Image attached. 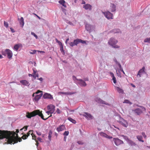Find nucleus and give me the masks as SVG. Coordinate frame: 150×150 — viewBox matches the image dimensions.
Here are the masks:
<instances>
[{
	"label": "nucleus",
	"mask_w": 150,
	"mask_h": 150,
	"mask_svg": "<svg viewBox=\"0 0 150 150\" xmlns=\"http://www.w3.org/2000/svg\"><path fill=\"white\" fill-rule=\"evenodd\" d=\"M150 38H146V39H145L144 40V42H150Z\"/></svg>",
	"instance_id": "obj_37"
},
{
	"label": "nucleus",
	"mask_w": 150,
	"mask_h": 150,
	"mask_svg": "<svg viewBox=\"0 0 150 150\" xmlns=\"http://www.w3.org/2000/svg\"><path fill=\"white\" fill-rule=\"evenodd\" d=\"M142 135L143 136L144 138L145 139H146V136L145 134V133L144 132H143L142 133Z\"/></svg>",
	"instance_id": "obj_45"
},
{
	"label": "nucleus",
	"mask_w": 150,
	"mask_h": 150,
	"mask_svg": "<svg viewBox=\"0 0 150 150\" xmlns=\"http://www.w3.org/2000/svg\"><path fill=\"white\" fill-rule=\"evenodd\" d=\"M38 52H40L41 53H44L45 52L44 51H38Z\"/></svg>",
	"instance_id": "obj_62"
},
{
	"label": "nucleus",
	"mask_w": 150,
	"mask_h": 150,
	"mask_svg": "<svg viewBox=\"0 0 150 150\" xmlns=\"http://www.w3.org/2000/svg\"><path fill=\"white\" fill-rule=\"evenodd\" d=\"M36 51L35 50H34L33 51V52H30V54H35L36 52Z\"/></svg>",
	"instance_id": "obj_53"
},
{
	"label": "nucleus",
	"mask_w": 150,
	"mask_h": 150,
	"mask_svg": "<svg viewBox=\"0 0 150 150\" xmlns=\"http://www.w3.org/2000/svg\"><path fill=\"white\" fill-rule=\"evenodd\" d=\"M128 143L131 146H135L136 145L134 142L130 140L128 141Z\"/></svg>",
	"instance_id": "obj_25"
},
{
	"label": "nucleus",
	"mask_w": 150,
	"mask_h": 150,
	"mask_svg": "<svg viewBox=\"0 0 150 150\" xmlns=\"http://www.w3.org/2000/svg\"><path fill=\"white\" fill-rule=\"evenodd\" d=\"M19 46L18 45H16L14 47V49L17 51L19 49Z\"/></svg>",
	"instance_id": "obj_33"
},
{
	"label": "nucleus",
	"mask_w": 150,
	"mask_h": 150,
	"mask_svg": "<svg viewBox=\"0 0 150 150\" xmlns=\"http://www.w3.org/2000/svg\"><path fill=\"white\" fill-rule=\"evenodd\" d=\"M12 133H13V134H14V138L17 141V142H18V141L19 142H21V141H22V139H21V138H18V134H16V136L18 138V139H17L15 136V135L16 134V132H13V131H11V132ZM18 142H17L16 143H17Z\"/></svg>",
	"instance_id": "obj_16"
},
{
	"label": "nucleus",
	"mask_w": 150,
	"mask_h": 150,
	"mask_svg": "<svg viewBox=\"0 0 150 150\" xmlns=\"http://www.w3.org/2000/svg\"><path fill=\"white\" fill-rule=\"evenodd\" d=\"M78 82L77 83L81 86H85L86 85V82L82 79H79L78 80Z\"/></svg>",
	"instance_id": "obj_11"
},
{
	"label": "nucleus",
	"mask_w": 150,
	"mask_h": 150,
	"mask_svg": "<svg viewBox=\"0 0 150 150\" xmlns=\"http://www.w3.org/2000/svg\"><path fill=\"white\" fill-rule=\"evenodd\" d=\"M50 116L48 117L47 118L45 119L44 118V116L42 113V111H40L39 110H34L33 112H27L26 113V116L28 118H30L31 117H34L37 115H38L41 118L44 120H46L48 118L52 116V114Z\"/></svg>",
	"instance_id": "obj_2"
},
{
	"label": "nucleus",
	"mask_w": 150,
	"mask_h": 150,
	"mask_svg": "<svg viewBox=\"0 0 150 150\" xmlns=\"http://www.w3.org/2000/svg\"><path fill=\"white\" fill-rule=\"evenodd\" d=\"M113 141L114 142L115 144L117 146H118L124 143L122 141L117 138H113Z\"/></svg>",
	"instance_id": "obj_4"
},
{
	"label": "nucleus",
	"mask_w": 150,
	"mask_h": 150,
	"mask_svg": "<svg viewBox=\"0 0 150 150\" xmlns=\"http://www.w3.org/2000/svg\"><path fill=\"white\" fill-rule=\"evenodd\" d=\"M33 76H34V75L33 74H28V76L30 77V76H33Z\"/></svg>",
	"instance_id": "obj_61"
},
{
	"label": "nucleus",
	"mask_w": 150,
	"mask_h": 150,
	"mask_svg": "<svg viewBox=\"0 0 150 150\" xmlns=\"http://www.w3.org/2000/svg\"><path fill=\"white\" fill-rule=\"evenodd\" d=\"M55 106L52 104L48 105L47 107V109L52 113H54L55 111Z\"/></svg>",
	"instance_id": "obj_7"
},
{
	"label": "nucleus",
	"mask_w": 150,
	"mask_h": 150,
	"mask_svg": "<svg viewBox=\"0 0 150 150\" xmlns=\"http://www.w3.org/2000/svg\"><path fill=\"white\" fill-rule=\"evenodd\" d=\"M110 8L112 12H114L115 11V6L114 4H110Z\"/></svg>",
	"instance_id": "obj_19"
},
{
	"label": "nucleus",
	"mask_w": 150,
	"mask_h": 150,
	"mask_svg": "<svg viewBox=\"0 0 150 150\" xmlns=\"http://www.w3.org/2000/svg\"><path fill=\"white\" fill-rule=\"evenodd\" d=\"M38 79L39 80L41 81L42 82L43 81V79L41 77L39 79Z\"/></svg>",
	"instance_id": "obj_59"
},
{
	"label": "nucleus",
	"mask_w": 150,
	"mask_h": 150,
	"mask_svg": "<svg viewBox=\"0 0 150 150\" xmlns=\"http://www.w3.org/2000/svg\"><path fill=\"white\" fill-rule=\"evenodd\" d=\"M100 135L101 136L105 137H106V136H107V134H105V133H103V132L100 133Z\"/></svg>",
	"instance_id": "obj_38"
},
{
	"label": "nucleus",
	"mask_w": 150,
	"mask_h": 150,
	"mask_svg": "<svg viewBox=\"0 0 150 150\" xmlns=\"http://www.w3.org/2000/svg\"><path fill=\"white\" fill-rule=\"evenodd\" d=\"M59 93L60 94H65V95H69V94L71 95V94H72L73 93H70L69 92H59Z\"/></svg>",
	"instance_id": "obj_31"
},
{
	"label": "nucleus",
	"mask_w": 150,
	"mask_h": 150,
	"mask_svg": "<svg viewBox=\"0 0 150 150\" xmlns=\"http://www.w3.org/2000/svg\"><path fill=\"white\" fill-rule=\"evenodd\" d=\"M69 134V132L68 131H65L63 134L64 135H65L66 136H68Z\"/></svg>",
	"instance_id": "obj_39"
},
{
	"label": "nucleus",
	"mask_w": 150,
	"mask_h": 150,
	"mask_svg": "<svg viewBox=\"0 0 150 150\" xmlns=\"http://www.w3.org/2000/svg\"><path fill=\"white\" fill-rule=\"evenodd\" d=\"M120 30L119 29H115L114 30V32L115 33H119L120 32Z\"/></svg>",
	"instance_id": "obj_42"
},
{
	"label": "nucleus",
	"mask_w": 150,
	"mask_h": 150,
	"mask_svg": "<svg viewBox=\"0 0 150 150\" xmlns=\"http://www.w3.org/2000/svg\"><path fill=\"white\" fill-rule=\"evenodd\" d=\"M33 75H35L36 74H37V71L36 70H35L34 69H33Z\"/></svg>",
	"instance_id": "obj_47"
},
{
	"label": "nucleus",
	"mask_w": 150,
	"mask_h": 150,
	"mask_svg": "<svg viewBox=\"0 0 150 150\" xmlns=\"http://www.w3.org/2000/svg\"><path fill=\"white\" fill-rule=\"evenodd\" d=\"M60 50L61 52L64 55L65 52L63 49V46L62 45L60 46Z\"/></svg>",
	"instance_id": "obj_28"
},
{
	"label": "nucleus",
	"mask_w": 150,
	"mask_h": 150,
	"mask_svg": "<svg viewBox=\"0 0 150 150\" xmlns=\"http://www.w3.org/2000/svg\"><path fill=\"white\" fill-rule=\"evenodd\" d=\"M4 25L6 28H7L8 26V24L7 22L5 21H4Z\"/></svg>",
	"instance_id": "obj_36"
},
{
	"label": "nucleus",
	"mask_w": 150,
	"mask_h": 150,
	"mask_svg": "<svg viewBox=\"0 0 150 150\" xmlns=\"http://www.w3.org/2000/svg\"><path fill=\"white\" fill-rule=\"evenodd\" d=\"M135 112L137 115H140L142 112V110L140 109L137 108L134 110Z\"/></svg>",
	"instance_id": "obj_20"
},
{
	"label": "nucleus",
	"mask_w": 150,
	"mask_h": 150,
	"mask_svg": "<svg viewBox=\"0 0 150 150\" xmlns=\"http://www.w3.org/2000/svg\"><path fill=\"white\" fill-rule=\"evenodd\" d=\"M68 120L73 123L75 124L76 123V121L71 117H69Z\"/></svg>",
	"instance_id": "obj_32"
},
{
	"label": "nucleus",
	"mask_w": 150,
	"mask_h": 150,
	"mask_svg": "<svg viewBox=\"0 0 150 150\" xmlns=\"http://www.w3.org/2000/svg\"><path fill=\"white\" fill-rule=\"evenodd\" d=\"M105 17L108 19H112V14L109 11L102 12Z\"/></svg>",
	"instance_id": "obj_6"
},
{
	"label": "nucleus",
	"mask_w": 150,
	"mask_h": 150,
	"mask_svg": "<svg viewBox=\"0 0 150 150\" xmlns=\"http://www.w3.org/2000/svg\"><path fill=\"white\" fill-rule=\"evenodd\" d=\"M46 113L48 115H49L50 114H52V113L50 112V111L49 110L46 112Z\"/></svg>",
	"instance_id": "obj_55"
},
{
	"label": "nucleus",
	"mask_w": 150,
	"mask_h": 150,
	"mask_svg": "<svg viewBox=\"0 0 150 150\" xmlns=\"http://www.w3.org/2000/svg\"><path fill=\"white\" fill-rule=\"evenodd\" d=\"M72 77H73V80H74L75 81H76V80L78 81V80L79 79H77L76 78V77L75 76H72Z\"/></svg>",
	"instance_id": "obj_43"
},
{
	"label": "nucleus",
	"mask_w": 150,
	"mask_h": 150,
	"mask_svg": "<svg viewBox=\"0 0 150 150\" xmlns=\"http://www.w3.org/2000/svg\"><path fill=\"white\" fill-rule=\"evenodd\" d=\"M130 102L127 100H125L123 102V103H129Z\"/></svg>",
	"instance_id": "obj_49"
},
{
	"label": "nucleus",
	"mask_w": 150,
	"mask_h": 150,
	"mask_svg": "<svg viewBox=\"0 0 150 150\" xmlns=\"http://www.w3.org/2000/svg\"><path fill=\"white\" fill-rule=\"evenodd\" d=\"M42 95V94H40V95H36L34 98L35 100L36 101H38L41 98Z\"/></svg>",
	"instance_id": "obj_22"
},
{
	"label": "nucleus",
	"mask_w": 150,
	"mask_h": 150,
	"mask_svg": "<svg viewBox=\"0 0 150 150\" xmlns=\"http://www.w3.org/2000/svg\"><path fill=\"white\" fill-rule=\"evenodd\" d=\"M91 26L89 24H86L85 25V28L86 30L89 31L90 30Z\"/></svg>",
	"instance_id": "obj_30"
},
{
	"label": "nucleus",
	"mask_w": 150,
	"mask_h": 150,
	"mask_svg": "<svg viewBox=\"0 0 150 150\" xmlns=\"http://www.w3.org/2000/svg\"><path fill=\"white\" fill-rule=\"evenodd\" d=\"M66 139H67V137H64V140L65 142L66 141Z\"/></svg>",
	"instance_id": "obj_64"
},
{
	"label": "nucleus",
	"mask_w": 150,
	"mask_h": 150,
	"mask_svg": "<svg viewBox=\"0 0 150 150\" xmlns=\"http://www.w3.org/2000/svg\"><path fill=\"white\" fill-rule=\"evenodd\" d=\"M59 3L62 5L64 8H66L67 7L66 2L64 0H60L59 1Z\"/></svg>",
	"instance_id": "obj_17"
},
{
	"label": "nucleus",
	"mask_w": 150,
	"mask_h": 150,
	"mask_svg": "<svg viewBox=\"0 0 150 150\" xmlns=\"http://www.w3.org/2000/svg\"><path fill=\"white\" fill-rule=\"evenodd\" d=\"M83 8L86 10H91L92 9V6L89 4H86L83 5Z\"/></svg>",
	"instance_id": "obj_15"
},
{
	"label": "nucleus",
	"mask_w": 150,
	"mask_h": 150,
	"mask_svg": "<svg viewBox=\"0 0 150 150\" xmlns=\"http://www.w3.org/2000/svg\"><path fill=\"white\" fill-rule=\"evenodd\" d=\"M20 82L21 84L24 86H29L30 85L29 82L25 80H21Z\"/></svg>",
	"instance_id": "obj_13"
},
{
	"label": "nucleus",
	"mask_w": 150,
	"mask_h": 150,
	"mask_svg": "<svg viewBox=\"0 0 150 150\" xmlns=\"http://www.w3.org/2000/svg\"><path fill=\"white\" fill-rule=\"evenodd\" d=\"M69 44H70V45L71 46V47H73V46L74 45H75V44H74V42H70V43H69Z\"/></svg>",
	"instance_id": "obj_46"
},
{
	"label": "nucleus",
	"mask_w": 150,
	"mask_h": 150,
	"mask_svg": "<svg viewBox=\"0 0 150 150\" xmlns=\"http://www.w3.org/2000/svg\"><path fill=\"white\" fill-rule=\"evenodd\" d=\"M84 113V114H83V115L84 117H85L86 119L88 120L92 119L93 116L91 114L86 112H85Z\"/></svg>",
	"instance_id": "obj_10"
},
{
	"label": "nucleus",
	"mask_w": 150,
	"mask_h": 150,
	"mask_svg": "<svg viewBox=\"0 0 150 150\" xmlns=\"http://www.w3.org/2000/svg\"><path fill=\"white\" fill-rule=\"evenodd\" d=\"M6 138L7 142L4 143L5 144H13L16 143L17 141L14 138V133L13 134L11 131L1 130H0V139Z\"/></svg>",
	"instance_id": "obj_1"
},
{
	"label": "nucleus",
	"mask_w": 150,
	"mask_h": 150,
	"mask_svg": "<svg viewBox=\"0 0 150 150\" xmlns=\"http://www.w3.org/2000/svg\"><path fill=\"white\" fill-rule=\"evenodd\" d=\"M80 39H77L76 40H75L74 41V44L75 45H77L79 43Z\"/></svg>",
	"instance_id": "obj_29"
},
{
	"label": "nucleus",
	"mask_w": 150,
	"mask_h": 150,
	"mask_svg": "<svg viewBox=\"0 0 150 150\" xmlns=\"http://www.w3.org/2000/svg\"><path fill=\"white\" fill-rule=\"evenodd\" d=\"M29 132H30V134L31 133V134L32 136V138H33V139H34V138H35V137L36 136L33 134V131L30 130L29 131Z\"/></svg>",
	"instance_id": "obj_35"
},
{
	"label": "nucleus",
	"mask_w": 150,
	"mask_h": 150,
	"mask_svg": "<svg viewBox=\"0 0 150 150\" xmlns=\"http://www.w3.org/2000/svg\"><path fill=\"white\" fill-rule=\"evenodd\" d=\"M119 122L123 126L127 127L128 126V123L127 121L122 118H120Z\"/></svg>",
	"instance_id": "obj_5"
},
{
	"label": "nucleus",
	"mask_w": 150,
	"mask_h": 150,
	"mask_svg": "<svg viewBox=\"0 0 150 150\" xmlns=\"http://www.w3.org/2000/svg\"><path fill=\"white\" fill-rule=\"evenodd\" d=\"M77 143L79 144H83V143L81 141H79Z\"/></svg>",
	"instance_id": "obj_51"
},
{
	"label": "nucleus",
	"mask_w": 150,
	"mask_h": 150,
	"mask_svg": "<svg viewBox=\"0 0 150 150\" xmlns=\"http://www.w3.org/2000/svg\"><path fill=\"white\" fill-rule=\"evenodd\" d=\"M41 92V91H40V90H38L37 91L36 93V94H38V93H39L40 92Z\"/></svg>",
	"instance_id": "obj_63"
},
{
	"label": "nucleus",
	"mask_w": 150,
	"mask_h": 150,
	"mask_svg": "<svg viewBox=\"0 0 150 150\" xmlns=\"http://www.w3.org/2000/svg\"><path fill=\"white\" fill-rule=\"evenodd\" d=\"M145 70V67H143L142 68L140 69L139 71L138 74H137V76H139V77H140L141 76V75L143 73H145V72L144 71Z\"/></svg>",
	"instance_id": "obj_12"
},
{
	"label": "nucleus",
	"mask_w": 150,
	"mask_h": 150,
	"mask_svg": "<svg viewBox=\"0 0 150 150\" xmlns=\"http://www.w3.org/2000/svg\"><path fill=\"white\" fill-rule=\"evenodd\" d=\"M110 74L111 76L112 77V79L113 81V83H116V79L115 77L114 76V74L112 72H110Z\"/></svg>",
	"instance_id": "obj_21"
},
{
	"label": "nucleus",
	"mask_w": 150,
	"mask_h": 150,
	"mask_svg": "<svg viewBox=\"0 0 150 150\" xmlns=\"http://www.w3.org/2000/svg\"><path fill=\"white\" fill-rule=\"evenodd\" d=\"M10 30H11V32L12 33H14L15 32V31H14V29H13L12 28H10Z\"/></svg>",
	"instance_id": "obj_57"
},
{
	"label": "nucleus",
	"mask_w": 150,
	"mask_h": 150,
	"mask_svg": "<svg viewBox=\"0 0 150 150\" xmlns=\"http://www.w3.org/2000/svg\"><path fill=\"white\" fill-rule=\"evenodd\" d=\"M106 138H109V139H111V138H112V137H110V136L108 135L107 134Z\"/></svg>",
	"instance_id": "obj_58"
},
{
	"label": "nucleus",
	"mask_w": 150,
	"mask_h": 150,
	"mask_svg": "<svg viewBox=\"0 0 150 150\" xmlns=\"http://www.w3.org/2000/svg\"><path fill=\"white\" fill-rule=\"evenodd\" d=\"M2 53L3 55L4 56H6L7 54L5 52V51H2Z\"/></svg>",
	"instance_id": "obj_52"
},
{
	"label": "nucleus",
	"mask_w": 150,
	"mask_h": 150,
	"mask_svg": "<svg viewBox=\"0 0 150 150\" xmlns=\"http://www.w3.org/2000/svg\"><path fill=\"white\" fill-rule=\"evenodd\" d=\"M52 132L51 130H50L48 133V138L49 140L50 141L51 140L52 137Z\"/></svg>",
	"instance_id": "obj_27"
},
{
	"label": "nucleus",
	"mask_w": 150,
	"mask_h": 150,
	"mask_svg": "<svg viewBox=\"0 0 150 150\" xmlns=\"http://www.w3.org/2000/svg\"><path fill=\"white\" fill-rule=\"evenodd\" d=\"M31 34L32 35H33L36 38V39L38 38V36L34 33L31 32Z\"/></svg>",
	"instance_id": "obj_41"
},
{
	"label": "nucleus",
	"mask_w": 150,
	"mask_h": 150,
	"mask_svg": "<svg viewBox=\"0 0 150 150\" xmlns=\"http://www.w3.org/2000/svg\"><path fill=\"white\" fill-rule=\"evenodd\" d=\"M56 112L58 114H59L60 113L61 111L59 108H57L56 110Z\"/></svg>",
	"instance_id": "obj_50"
},
{
	"label": "nucleus",
	"mask_w": 150,
	"mask_h": 150,
	"mask_svg": "<svg viewBox=\"0 0 150 150\" xmlns=\"http://www.w3.org/2000/svg\"><path fill=\"white\" fill-rule=\"evenodd\" d=\"M79 42H81L83 44L85 43H86V42L85 41L83 40L80 39Z\"/></svg>",
	"instance_id": "obj_48"
},
{
	"label": "nucleus",
	"mask_w": 150,
	"mask_h": 150,
	"mask_svg": "<svg viewBox=\"0 0 150 150\" xmlns=\"http://www.w3.org/2000/svg\"><path fill=\"white\" fill-rule=\"evenodd\" d=\"M5 52H6V53L7 54V57L9 59H10L12 57L13 55V53L9 49H6L5 50Z\"/></svg>",
	"instance_id": "obj_8"
},
{
	"label": "nucleus",
	"mask_w": 150,
	"mask_h": 150,
	"mask_svg": "<svg viewBox=\"0 0 150 150\" xmlns=\"http://www.w3.org/2000/svg\"><path fill=\"white\" fill-rule=\"evenodd\" d=\"M37 139L39 141L41 142L42 140V139L40 137H38L37 138Z\"/></svg>",
	"instance_id": "obj_56"
},
{
	"label": "nucleus",
	"mask_w": 150,
	"mask_h": 150,
	"mask_svg": "<svg viewBox=\"0 0 150 150\" xmlns=\"http://www.w3.org/2000/svg\"><path fill=\"white\" fill-rule=\"evenodd\" d=\"M37 134L38 135H41V133L40 132H36Z\"/></svg>",
	"instance_id": "obj_60"
},
{
	"label": "nucleus",
	"mask_w": 150,
	"mask_h": 150,
	"mask_svg": "<svg viewBox=\"0 0 150 150\" xmlns=\"http://www.w3.org/2000/svg\"><path fill=\"white\" fill-rule=\"evenodd\" d=\"M55 41L57 42L58 44L60 45V46L63 45L62 43L59 40H58L57 38L55 39Z\"/></svg>",
	"instance_id": "obj_34"
},
{
	"label": "nucleus",
	"mask_w": 150,
	"mask_h": 150,
	"mask_svg": "<svg viewBox=\"0 0 150 150\" xmlns=\"http://www.w3.org/2000/svg\"><path fill=\"white\" fill-rule=\"evenodd\" d=\"M117 41L113 38H111L108 42V43L110 45L115 48H119L120 46L116 44L117 42Z\"/></svg>",
	"instance_id": "obj_3"
},
{
	"label": "nucleus",
	"mask_w": 150,
	"mask_h": 150,
	"mask_svg": "<svg viewBox=\"0 0 150 150\" xmlns=\"http://www.w3.org/2000/svg\"><path fill=\"white\" fill-rule=\"evenodd\" d=\"M30 134L29 132L27 133V134H25L23 135L21 137V138L23 139H25L28 137Z\"/></svg>",
	"instance_id": "obj_23"
},
{
	"label": "nucleus",
	"mask_w": 150,
	"mask_h": 150,
	"mask_svg": "<svg viewBox=\"0 0 150 150\" xmlns=\"http://www.w3.org/2000/svg\"><path fill=\"white\" fill-rule=\"evenodd\" d=\"M65 129L64 125H62L57 128V130L58 132H60L64 130Z\"/></svg>",
	"instance_id": "obj_14"
},
{
	"label": "nucleus",
	"mask_w": 150,
	"mask_h": 150,
	"mask_svg": "<svg viewBox=\"0 0 150 150\" xmlns=\"http://www.w3.org/2000/svg\"><path fill=\"white\" fill-rule=\"evenodd\" d=\"M39 77V74L38 73L36 74L35 75H34L33 78L34 79H35L36 77L38 78Z\"/></svg>",
	"instance_id": "obj_40"
},
{
	"label": "nucleus",
	"mask_w": 150,
	"mask_h": 150,
	"mask_svg": "<svg viewBox=\"0 0 150 150\" xmlns=\"http://www.w3.org/2000/svg\"><path fill=\"white\" fill-rule=\"evenodd\" d=\"M23 128H25V130H27V126H25L23 128H22L20 129V130H22Z\"/></svg>",
	"instance_id": "obj_54"
},
{
	"label": "nucleus",
	"mask_w": 150,
	"mask_h": 150,
	"mask_svg": "<svg viewBox=\"0 0 150 150\" xmlns=\"http://www.w3.org/2000/svg\"><path fill=\"white\" fill-rule=\"evenodd\" d=\"M95 100L98 102H101L102 101V100L100 98H96L95 99Z\"/></svg>",
	"instance_id": "obj_44"
},
{
	"label": "nucleus",
	"mask_w": 150,
	"mask_h": 150,
	"mask_svg": "<svg viewBox=\"0 0 150 150\" xmlns=\"http://www.w3.org/2000/svg\"><path fill=\"white\" fill-rule=\"evenodd\" d=\"M115 89H116V90L118 93H123L124 91L122 89H121V88L118 87L116 86H115Z\"/></svg>",
	"instance_id": "obj_18"
},
{
	"label": "nucleus",
	"mask_w": 150,
	"mask_h": 150,
	"mask_svg": "<svg viewBox=\"0 0 150 150\" xmlns=\"http://www.w3.org/2000/svg\"><path fill=\"white\" fill-rule=\"evenodd\" d=\"M43 97L45 99H52L53 97L52 95L50 94L45 93L43 96Z\"/></svg>",
	"instance_id": "obj_9"
},
{
	"label": "nucleus",
	"mask_w": 150,
	"mask_h": 150,
	"mask_svg": "<svg viewBox=\"0 0 150 150\" xmlns=\"http://www.w3.org/2000/svg\"><path fill=\"white\" fill-rule=\"evenodd\" d=\"M137 138L139 141L142 142H144V141L142 140L143 137L142 136L137 135Z\"/></svg>",
	"instance_id": "obj_24"
},
{
	"label": "nucleus",
	"mask_w": 150,
	"mask_h": 150,
	"mask_svg": "<svg viewBox=\"0 0 150 150\" xmlns=\"http://www.w3.org/2000/svg\"><path fill=\"white\" fill-rule=\"evenodd\" d=\"M20 23L22 25V27H23L24 25V19L23 17H21L20 20Z\"/></svg>",
	"instance_id": "obj_26"
}]
</instances>
